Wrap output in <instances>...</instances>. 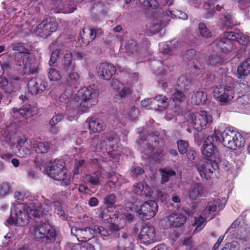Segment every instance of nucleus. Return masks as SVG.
<instances>
[{
	"mask_svg": "<svg viewBox=\"0 0 250 250\" xmlns=\"http://www.w3.org/2000/svg\"><path fill=\"white\" fill-rule=\"evenodd\" d=\"M132 191L136 194L143 197H150L152 193L150 187L144 182H139L134 185L132 188Z\"/></svg>",
	"mask_w": 250,
	"mask_h": 250,
	"instance_id": "b1692460",
	"label": "nucleus"
},
{
	"mask_svg": "<svg viewBox=\"0 0 250 250\" xmlns=\"http://www.w3.org/2000/svg\"><path fill=\"white\" fill-rule=\"evenodd\" d=\"M144 172V169L140 167H132L131 173L134 177H137L139 175Z\"/></svg>",
	"mask_w": 250,
	"mask_h": 250,
	"instance_id": "69168bd1",
	"label": "nucleus"
},
{
	"mask_svg": "<svg viewBox=\"0 0 250 250\" xmlns=\"http://www.w3.org/2000/svg\"><path fill=\"white\" fill-rule=\"evenodd\" d=\"M177 85L178 87L184 88L185 90H188L191 85V81L186 76L182 75L178 79Z\"/></svg>",
	"mask_w": 250,
	"mask_h": 250,
	"instance_id": "e433bc0d",
	"label": "nucleus"
},
{
	"mask_svg": "<svg viewBox=\"0 0 250 250\" xmlns=\"http://www.w3.org/2000/svg\"><path fill=\"white\" fill-rule=\"evenodd\" d=\"M139 113L137 108L135 106H132L128 112V117L132 121H135L138 118Z\"/></svg>",
	"mask_w": 250,
	"mask_h": 250,
	"instance_id": "4d7b16f0",
	"label": "nucleus"
},
{
	"mask_svg": "<svg viewBox=\"0 0 250 250\" xmlns=\"http://www.w3.org/2000/svg\"><path fill=\"white\" fill-rule=\"evenodd\" d=\"M116 197L114 194H110L104 199V203L108 207H111L116 202Z\"/></svg>",
	"mask_w": 250,
	"mask_h": 250,
	"instance_id": "6e6d98bb",
	"label": "nucleus"
},
{
	"mask_svg": "<svg viewBox=\"0 0 250 250\" xmlns=\"http://www.w3.org/2000/svg\"><path fill=\"white\" fill-rule=\"evenodd\" d=\"M70 72L68 78L65 82L64 86L73 88L76 87V84L78 83L80 79V76L78 73L74 71H69Z\"/></svg>",
	"mask_w": 250,
	"mask_h": 250,
	"instance_id": "c85d7f7f",
	"label": "nucleus"
},
{
	"mask_svg": "<svg viewBox=\"0 0 250 250\" xmlns=\"http://www.w3.org/2000/svg\"><path fill=\"white\" fill-rule=\"evenodd\" d=\"M236 89L241 94L248 93L250 89V83L246 80H241L236 85Z\"/></svg>",
	"mask_w": 250,
	"mask_h": 250,
	"instance_id": "58836bf2",
	"label": "nucleus"
},
{
	"mask_svg": "<svg viewBox=\"0 0 250 250\" xmlns=\"http://www.w3.org/2000/svg\"><path fill=\"white\" fill-rule=\"evenodd\" d=\"M81 250H95L94 246L87 242L80 243Z\"/></svg>",
	"mask_w": 250,
	"mask_h": 250,
	"instance_id": "338daca9",
	"label": "nucleus"
},
{
	"mask_svg": "<svg viewBox=\"0 0 250 250\" xmlns=\"http://www.w3.org/2000/svg\"><path fill=\"white\" fill-rule=\"evenodd\" d=\"M0 88L6 93H11L12 91V89L8 85V81L5 77H0Z\"/></svg>",
	"mask_w": 250,
	"mask_h": 250,
	"instance_id": "09e8293b",
	"label": "nucleus"
},
{
	"mask_svg": "<svg viewBox=\"0 0 250 250\" xmlns=\"http://www.w3.org/2000/svg\"><path fill=\"white\" fill-rule=\"evenodd\" d=\"M214 135L208 136L205 140L203 145L201 147V152L203 155L207 158H215L218 153L217 147L214 146Z\"/></svg>",
	"mask_w": 250,
	"mask_h": 250,
	"instance_id": "4468645a",
	"label": "nucleus"
},
{
	"mask_svg": "<svg viewBox=\"0 0 250 250\" xmlns=\"http://www.w3.org/2000/svg\"><path fill=\"white\" fill-rule=\"evenodd\" d=\"M88 142L90 145L96 150L103 149V147H100V136L99 135H95L92 138L89 139Z\"/></svg>",
	"mask_w": 250,
	"mask_h": 250,
	"instance_id": "5fc2aeb1",
	"label": "nucleus"
},
{
	"mask_svg": "<svg viewBox=\"0 0 250 250\" xmlns=\"http://www.w3.org/2000/svg\"><path fill=\"white\" fill-rule=\"evenodd\" d=\"M35 205L32 203L28 205L26 204H18L14 209L11 208L9 217L5 222V225L9 227H23L28 224L31 216H36Z\"/></svg>",
	"mask_w": 250,
	"mask_h": 250,
	"instance_id": "f03ea898",
	"label": "nucleus"
},
{
	"mask_svg": "<svg viewBox=\"0 0 250 250\" xmlns=\"http://www.w3.org/2000/svg\"><path fill=\"white\" fill-rule=\"evenodd\" d=\"M63 115L62 113H59L54 116L49 122V124L51 126H54L63 119Z\"/></svg>",
	"mask_w": 250,
	"mask_h": 250,
	"instance_id": "0e129e2a",
	"label": "nucleus"
},
{
	"mask_svg": "<svg viewBox=\"0 0 250 250\" xmlns=\"http://www.w3.org/2000/svg\"><path fill=\"white\" fill-rule=\"evenodd\" d=\"M92 166L98 170H100L102 169V165L105 162L102 159L92 158L90 160Z\"/></svg>",
	"mask_w": 250,
	"mask_h": 250,
	"instance_id": "bf43d9fd",
	"label": "nucleus"
},
{
	"mask_svg": "<svg viewBox=\"0 0 250 250\" xmlns=\"http://www.w3.org/2000/svg\"><path fill=\"white\" fill-rule=\"evenodd\" d=\"M167 16H170L171 18H177L183 20H186L188 18V15L184 12L176 10V11H171L168 10L166 11Z\"/></svg>",
	"mask_w": 250,
	"mask_h": 250,
	"instance_id": "79ce46f5",
	"label": "nucleus"
},
{
	"mask_svg": "<svg viewBox=\"0 0 250 250\" xmlns=\"http://www.w3.org/2000/svg\"><path fill=\"white\" fill-rule=\"evenodd\" d=\"M161 172L162 173L161 183L164 184L167 182L169 181V177L175 176L176 173L175 171L173 170H165L161 169Z\"/></svg>",
	"mask_w": 250,
	"mask_h": 250,
	"instance_id": "49530a36",
	"label": "nucleus"
},
{
	"mask_svg": "<svg viewBox=\"0 0 250 250\" xmlns=\"http://www.w3.org/2000/svg\"><path fill=\"white\" fill-rule=\"evenodd\" d=\"M87 182L93 186H97L100 184V178L97 175H86Z\"/></svg>",
	"mask_w": 250,
	"mask_h": 250,
	"instance_id": "680f3d73",
	"label": "nucleus"
},
{
	"mask_svg": "<svg viewBox=\"0 0 250 250\" xmlns=\"http://www.w3.org/2000/svg\"><path fill=\"white\" fill-rule=\"evenodd\" d=\"M223 62V59L220 55L213 54L210 55L206 60V63L208 65L215 66Z\"/></svg>",
	"mask_w": 250,
	"mask_h": 250,
	"instance_id": "ea45409f",
	"label": "nucleus"
},
{
	"mask_svg": "<svg viewBox=\"0 0 250 250\" xmlns=\"http://www.w3.org/2000/svg\"><path fill=\"white\" fill-rule=\"evenodd\" d=\"M196 55V51L193 49H190L188 50L185 54L186 59L189 61L192 62L193 68H194L196 71L194 72V73L198 74L199 71L203 69L202 63L200 62L197 59L194 58V57Z\"/></svg>",
	"mask_w": 250,
	"mask_h": 250,
	"instance_id": "bb28decb",
	"label": "nucleus"
},
{
	"mask_svg": "<svg viewBox=\"0 0 250 250\" xmlns=\"http://www.w3.org/2000/svg\"><path fill=\"white\" fill-rule=\"evenodd\" d=\"M76 64L73 62V56L71 53H66L62 58L61 63V70L62 72L68 73L75 71Z\"/></svg>",
	"mask_w": 250,
	"mask_h": 250,
	"instance_id": "4be33fe9",
	"label": "nucleus"
},
{
	"mask_svg": "<svg viewBox=\"0 0 250 250\" xmlns=\"http://www.w3.org/2000/svg\"><path fill=\"white\" fill-rule=\"evenodd\" d=\"M32 146L37 153H46L50 149L49 144L46 142H36L33 143Z\"/></svg>",
	"mask_w": 250,
	"mask_h": 250,
	"instance_id": "72a5a7b5",
	"label": "nucleus"
},
{
	"mask_svg": "<svg viewBox=\"0 0 250 250\" xmlns=\"http://www.w3.org/2000/svg\"><path fill=\"white\" fill-rule=\"evenodd\" d=\"M94 228L96 235L99 234L102 236L107 237L111 234V231L102 226L95 225L94 226Z\"/></svg>",
	"mask_w": 250,
	"mask_h": 250,
	"instance_id": "8fccbe9b",
	"label": "nucleus"
},
{
	"mask_svg": "<svg viewBox=\"0 0 250 250\" xmlns=\"http://www.w3.org/2000/svg\"><path fill=\"white\" fill-rule=\"evenodd\" d=\"M198 29L200 35L205 38L212 37V33L203 22H200L198 24Z\"/></svg>",
	"mask_w": 250,
	"mask_h": 250,
	"instance_id": "a19ab883",
	"label": "nucleus"
},
{
	"mask_svg": "<svg viewBox=\"0 0 250 250\" xmlns=\"http://www.w3.org/2000/svg\"><path fill=\"white\" fill-rule=\"evenodd\" d=\"M103 34V32L100 28H85L80 32V36L83 44L87 45L96 38L97 35Z\"/></svg>",
	"mask_w": 250,
	"mask_h": 250,
	"instance_id": "f3484780",
	"label": "nucleus"
},
{
	"mask_svg": "<svg viewBox=\"0 0 250 250\" xmlns=\"http://www.w3.org/2000/svg\"><path fill=\"white\" fill-rule=\"evenodd\" d=\"M207 100V93L201 91L196 92L191 97L192 102L196 105L205 104Z\"/></svg>",
	"mask_w": 250,
	"mask_h": 250,
	"instance_id": "2f4dec72",
	"label": "nucleus"
},
{
	"mask_svg": "<svg viewBox=\"0 0 250 250\" xmlns=\"http://www.w3.org/2000/svg\"><path fill=\"white\" fill-rule=\"evenodd\" d=\"M214 96L221 102H227L233 98L232 89L229 86L221 85L217 86L213 90Z\"/></svg>",
	"mask_w": 250,
	"mask_h": 250,
	"instance_id": "ddd939ff",
	"label": "nucleus"
},
{
	"mask_svg": "<svg viewBox=\"0 0 250 250\" xmlns=\"http://www.w3.org/2000/svg\"><path fill=\"white\" fill-rule=\"evenodd\" d=\"M45 82L41 78L35 77L30 80L27 83L29 92L33 95L42 93L46 89Z\"/></svg>",
	"mask_w": 250,
	"mask_h": 250,
	"instance_id": "aec40b11",
	"label": "nucleus"
},
{
	"mask_svg": "<svg viewBox=\"0 0 250 250\" xmlns=\"http://www.w3.org/2000/svg\"><path fill=\"white\" fill-rule=\"evenodd\" d=\"M237 39V44L239 43L242 45H246L250 42L249 37L243 34H238Z\"/></svg>",
	"mask_w": 250,
	"mask_h": 250,
	"instance_id": "13d9d810",
	"label": "nucleus"
},
{
	"mask_svg": "<svg viewBox=\"0 0 250 250\" xmlns=\"http://www.w3.org/2000/svg\"><path fill=\"white\" fill-rule=\"evenodd\" d=\"M131 93V89L129 87H124L116 95L115 98L118 100L122 101L128 98Z\"/></svg>",
	"mask_w": 250,
	"mask_h": 250,
	"instance_id": "f704fd0d",
	"label": "nucleus"
},
{
	"mask_svg": "<svg viewBox=\"0 0 250 250\" xmlns=\"http://www.w3.org/2000/svg\"><path fill=\"white\" fill-rule=\"evenodd\" d=\"M140 3L146 8L156 9L158 7V3L156 0H139Z\"/></svg>",
	"mask_w": 250,
	"mask_h": 250,
	"instance_id": "3c124183",
	"label": "nucleus"
},
{
	"mask_svg": "<svg viewBox=\"0 0 250 250\" xmlns=\"http://www.w3.org/2000/svg\"><path fill=\"white\" fill-rule=\"evenodd\" d=\"M31 145L28 143V139L26 138L20 139L17 142V148L18 151L16 152L17 155L21 157H24L30 153Z\"/></svg>",
	"mask_w": 250,
	"mask_h": 250,
	"instance_id": "a878e982",
	"label": "nucleus"
},
{
	"mask_svg": "<svg viewBox=\"0 0 250 250\" xmlns=\"http://www.w3.org/2000/svg\"><path fill=\"white\" fill-rule=\"evenodd\" d=\"M237 72L240 76H246L250 73V58L246 59L237 68Z\"/></svg>",
	"mask_w": 250,
	"mask_h": 250,
	"instance_id": "473e14b6",
	"label": "nucleus"
},
{
	"mask_svg": "<svg viewBox=\"0 0 250 250\" xmlns=\"http://www.w3.org/2000/svg\"><path fill=\"white\" fill-rule=\"evenodd\" d=\"M31 49L22 43L21 50L13 54L14 60L17 65L22 66L25 73L35 74L37 72L38 62L31 55Z\"/></svg>",
	"mask_w": 250,
	"mask_h": 250,
	"instance_id": "7ed1b4c3",
	"label": "nucleus"
},
{
	"mask_svg": "<svg viewBox=\"0 0 250 250\" xmlns=\"http://www.w3.org/2000/svg\"><path fill=\"white\" fill-rule=\"evenodd\" d=\"M196 167L201 177L208 180L213 177L214 172L218 168V166L215 161L208 159L202 165H197Z\"/></svg>",
	"mask_w": 250,
	"mask_h": 250,
	"instance_id": "9d476101",
	"label": "nucleus"
},
{
	"mask_svg": "<svg viewBox=\"0 0 250 250\" xmlns=\"http://www.w3.org/2000/svg\"><path fill=\"white\" fill-rule=\"evenodd\" d=\"M176 143L179 153L181 155L185 154L188 150V148L189 146L188 142L183 140H178Z\"/></svg>",
	"mask_w": 250,
	"mask_h": 250,
	"instance_id": "37998d69",
	"label": "nucleus"
},
{
	"mask_svg": "<svg viewBox=\"0 0 250 250\" xmlns=\"http://www.w3.org/2000/svg\"><path fill=\"white\" fill-rule=\"evenodd\" d=\"M238 35V33H235L233 31H228L224 33V37H220L222 39H227L231 41L236 42Z\"/></svg>",
	"mask_w": 250,
	"mask_h": 250,
	"instance_id": "052dcab7",
	"label": "nucleus"
},
{
	"mask_svg": "<svg viewBox=\"0 0 250 250\" xmlns=\"http://www.w3.org/2000/svg\"><path fill=\"white\" fill-rule=\"evenodd\" d=\"M179 42L176 40H173L169 42H167L166 44L163 45L162 50V53L164 55L170 56L172 54L173 51L178 47Z\"/></svg>",
	"mask_w": 250,
	"mask_h": 250,
	"instance_id": "c756f323",
	"label": "nucleus"
},
{
	"mask_svg": "<svg viewBox=\"0 0 250 250\" xmlns=\"http://www.w3.org/2000/svg\"><path fill=\"white\" fill-rule=\"evenodd\" d=\"M71 233L75 235L79 241L87 242L96 236L93 227L79 228L73 227L71 229Z\"/></svg>",
	"mask_w": 250,
	"mask_h": 250,
	"instance_id": "9b49d317",
	"label": "nucleus"
},
{
	"mask_svg": "<svg viewBox=\"0 0 250 250\" xmlns=\"http://www.w3.org/2000/svg\"><path fill=\"white\" fill-rule=\"evenodd\" d=\"M72 94L73 89L65 86V90L63 93L61 94L59 98V101L61 103H66L72 95Z\"/></svg>",
	"mask_w": 250,
	"mask_h": 250,
	"instance_id": "c03bdc74",
	"label": "nucleus"
},
{
	"mask_svg": "<svg viewBox=\"0 0 250 250\" xmlns=\"http://www.w3.org/2000/svg\"><path fill=\"white\" fill-rule=\"evenodd\" d=\"M211 116L208 115L206 111L201 110L195 115L192 120L194 128L198 131L205 129L207 125L211 122Z\"/></svg>",
	"mask_w": 250,
	"mask_h": 250,
	"instance_id": "f8f14e48",
	"label": "nucleus"
},
{
	"mask_svg": "<svg viewBox=\"0 0 250 250\" xmlns=\"http://www.w3.org/2000/svg\"><path fill=\"white\" fill-rule=\"evenodd\" d=\"M167 220L170 226L178 228L185 223L187 217L183 213L173 212L167 216Z\"/></svg>",
	"mask_w": 250,
	"mask_h": 250,
	"instance_id": "393cba45",
	"label": "nucleus"
},
{
	"mask_svg": "<svg viewBox=\"0 0 250 250\" xmlns=\"http://www.w3.org/2000/svg\"><path fill=\"white\" fill-rule=\"evenodd\" d=\"M78 96L81 100L78 105L85 108L83 111L96 105L98 103V93L91 87H84L79 90Z\"/></svg>",
	"mask_w": 250,
	"mask_h": 250,
	"instance_id": "39448f33",
	"label": "nucleus"
},
{
	"mask_svg": "<svg viewBox=\"0 0 250 250\" xmlns=\"http://www.w3.org/2000/svg\"><path fill=\"white\" fill-rule=\"evenodd\" d=\"M160 133L158 131H151L147 133L146 138L144 140L142 139L138 141L140 147L144 148L145 150H150L153 149L154 143H158L159 136Z\"/></svg>",
	"mask_w": 250,
	"mask_h": 250,
	"instance_id": "6ab92c4d",
	"label": "nucleus"
},
{
	"mask_svg": "<svg viewBox=\"0 0 250 250\" xmlns=\"http://www.w3.org/2000/svg\"><path fill=\"white\" fill-rule=\"evenodd\" d=\"M49 177L59 182L58 185L70 189L71 179L68 174L64 162L62 160H55L46 169Z\"/></svg>",
	"mask_w": 250,
	"mask_h": 250,
	"instance_id": "20e7f679",
	"label": "nucleus"
},
{
	"mask_svg": "<svg viewBox=\"0 0 250 250\" xmlns=\"http://www.w3.org/2000/svg\"><path fill=\"white\" fill-rule=\"evenodd\" d=\"M126 50L132 54L137 53L139 50V47L137 42L134 40L128 41L125 45Z\"/></svg>",
	"mask_w": 250,
	"mask_h": 250,
	"instance_id": "a18cd8bd",
	"label": "nucleus"
},
{
	"mask_svg": "<svg viewBox=\"0 0 250 250\" xmlns=\"http://www.w3.org/2000/svg\"><path fill=\"white\" fill-rule=\"evenodd\" d=\"M154 99L157 102V105L161 109H165L169 105L168 100L166 96L160 94L156 96Z\"/></svg>",
	"mask_w": 250,
	"mask_h": 250,
	"instance_id": "c9c22d12",
	"label": "nucleus"
},
{
	"mask_svg": "<svg viewBox=\"0 0 250 250\" xmlns=\"http://www.w3.org/2000/svg\"><path fill=\"white\" fill-rule=\"evenodd\" d=\"M58 25L55 20L50 17H48L38 25L36 34L42 38H46L56 31Z\"/></svg>",
	"mask_w": 250,
	"mask_h": 250,
	"instance_id": "0eeeda50",
	"label": "nucleus"
},
{
	"mask_svg": "<svg viewBox=\"0 0 250 250\" xmlns=\"http://www.w3.org/2000/svg\"><path fill=\"white\" fill-rule=\"evenodd\" d=\"M10 190V185L7 182H3L0 185V198L7 195Z\"/></svg>",
	"mask_w": 250,
	"mask_h": 250,
	"instance_id": "603ef678",
	"label": "nucleus"
},
{
	"mask_svg": "<svg viewBox=\"0 0 250 250\" xmlns=\"http://www.w3.org/2000/svg\"><path fill=\"white\" fill-rule=\"evenodd\" d=\"M115 66L110 63L106 62L101 63L98 69V76L103 80L108 81L116 73Z\"/></svg>",
	"mask_w": 250,
	"mask_h": 250,
	"instance_id": "a211bd4d",
	"label": "nucleus"
},
{
	"mask_svg": "<svg viewBox=\"0 0 250 250\" xmlns=\"http://www.w3.org/2000/svg\"><path fill=\"white\" fill-rule=\"evenodd\" d=\"M60 56V51L58 49H55L52 52L50 60L49 61V64L50 66L53 65L57 61V59Z\"/></svg>",
	"mask_w": 250,
	"mask_h": 250,
	"instance_id": "e2e57ef3",
	"label": "nucleus"
},
{
	"mask_svg": "<svg viewBox=\"0 0 250 250\" xmlns=\"http://www.w3.org/2000/svg\"><path fill=\"white\" fill-rule=\"evenodd\" d=\"M186 98L185 94L182 91L177 90L172 95L173 102L177 104L183 102Z\"/></svg>",
	"mask_w": 250,
	"mask_h": 250,
	"instance_id": "de8ad7c7",
	"label": "nucleus"
},
{
	"mask_svg": "<svg viewBox=\"0 0 250 250\" xmlns=\"http://www.w3.org/2000/svg\"><path fill=\"white\" fill-rule=\"evenodd\" d=\"M213 135L216 141L230 149L236 150L243 146L245 143L243 135L232 126L215 128Z\"/></svg>",
	"mask_w": 250,
	"mask_h": 250,
	"instance_id": "f257e3e1",
	"label": "nucleus"
},
{
	"mask_svg": "<svg viewBox=\"0 0 250 250\" xmlns=\"http://www.w3.org/2000/svg\"><path fill=\"white\" fill-rule=\"evenodd\" d=\"M155 228L151 225H146L141 230L139 239L141 243L148 245L155 241Z\"/></svg>",
	"mask_w": 250,
	"mask_h": 250,
	"instance_id": "dca6fc26",
	"label": "nucleus"
},
{
	"mask_svg": "<svg viewBox=\"0 0 250 250\" xmlns=\"http://www.w3.org/2000/svg\"><path fill=\"white\" fill-rule=\"evenodd\" d=\"M48 76L50 81H58L61 78L60 72L55 68L49 69Z\"/></svg>",
	"mask_w": 250,
	"mask_h": 250,
	"instance_id": "864d4df0",
	"label": "nucleus"
},
{
	"mask_svg": "<svg viewBox=\"0 0 250 250\" xmlns=\"http://www.w3.org/2000/svg\"><path fill=\"white\" fill-rule=\"evenodd\" d=\"M38 241L44 244L54 243L56 240V232L51 226L44 223H41L35 230Z\"/></svg>",
	"mask_w": 250,
	"mask_h": 250,
	"instance_id": "423d86ee",
	"label": "nucleus"
},
{
	"mask_svg": "<svg viewBox=\"0 0 250 250\" xmlns=\"http://www.w3.org/2000/svg\"><path fill=\"white\" fill-rule=\"evenodd\" d=\"M206 225V218L201 215L194 218V226L196 227L194 233H197L201 231Z\"/></svg>",
	"mask_w": 250,
	"mask_h": 250,
	"instance_id": "4c0bfd02",
	"label": "nucleus"
},
{
	"mask_svg": "<svg viewBox=\"0 0 250 250\" xmlns=\"http://www.w3.org/2000/svg\"><path fill=\"white\" fill-rule=\"evenodd\" d=\"M216 48L225 54L234 53L237 52L236 42L227 39L220 38L217 40Z\"/></svg>",
	"mask_w": 250,
	"mask_h": 250,
	"instance_id": "2eb2a0df",
	"label": "nucleus"
},
{
	"mask_svg": "<svg viewBox=\"0 0 250 250\" xmlns=\"http://www.w3.org/2000/svg\"><path fill=\"white\" fill-rule=\"evenodd\" d=\"M227 200L225 198L209 199L206 206L203 211L204 215L210 214L213 217L221 211L225 207Z\"/></svg>",
	"mask_w": 250,
	"mask_h": 250,
	"instance_id": "6e6552de",
	"label": "nucleus"
},
{
	"mask_svg": "<svg viewBox=\"0 0 250 250\" xmlns=\"http://www.w3.org/2000/svg\"><path fill=\"white\" fill-rule=\"evenodd\" d=\"M203 187L201 183L192 184L188 191V196L191 200H195L202 196Z\"/></svg>",
	"mask_w": 250,
	"mask_h": 250,
	"instance_id": "cd10ccee",
	"label": "nucleus"
},
{
	"mask_svg": "<svg viewBox=\"0 0 250 250\" xmlns=\"http://www.w3.org/2000/svg\"><path fill=\"white\" fill-rule=\"evenodd\" d=\"M14 113H19L23 118H30L37 114L38 111L36 107L30 104H24L20 108L13 107L12 109Z\"/></svg>",
	"mask_w": 250,
	"mask_h": 250,
	"instance_id": "5701e85b",
	"label": "nucleus"
},
{
	"mask_svg": "<svg viewBox=\"0 0 250 250\" xmlns=\"http://www.w3.org/2000/svg\"><path fill=\"white\" fill-rule=\"evenodd\" d=\"M238 7L241 10H245L250 6V0H239Z\"/></svg>",
	"mask_w": 250,
	"mask_h": 250,
	"instance_id": "774afa93",
	"label": "nucleus"
},
{
	"mask_svg": "<svg viewBox=\"0 0 250 250\" xmlns=\"http://www.w3.org/2000/svg\"><path fill=\"white\" fill-rule=\"evenodd\" d=\"M89 122V128L94 133L100 132L103 130V123L95 118H88Z\"/></svg>",
	"mask_w": 250,
	"mask_h": 250,
	"instance_id": "7c9ffc66",
	"label": "nucleus"
},
{
	"mask_svg": "<svg viewBox=\"0 0 250 250\" xmlns=\"http://www.w3.org/2000/svg\"><path fill=\"white\" fill-rule=\"evenodd\" d=\"M100 146L103 148L105 147L107 153L112 157L115 154L114 152L118 147L117 140L112 136H108L100 141Z\"/></svg>",
	"mask_w": 250,
	"mask_h": 250,
	"instance_id": "412c9836",
	"label": "nucleus"
},
{
	"mask_svg": "<svg viewBox=\"0 0 250 250\" xmlns=\"http://www.w3.org/2000/svg\"><path fill=\"white\" fill-rule=\"evenodd\" d=\"M158 209L157 203L153 200H149L141 206L137 213L143 220H149L156 214Z\"/></svg>",
	"mask_w": 250,
	"mask_h": 250,
	"instance_id": "1a4fd4ad",
	"label": "nucleus"
}]
</instances>
